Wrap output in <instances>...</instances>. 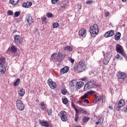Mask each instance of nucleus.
<instances>
[{
    "label": "nucleus",
    "instance_id": "obj_7",
    "mask_svg": "<svg viewBox=\"0 0 127 127\" xmlns=\"http://www.w3.org/2000/svg\"><path fill=\"white\" fill-rule=\"evenodd\" d=\"M60 118L63 122H67L68 121V117H67V113L64 111H62L59 114Z\"/></svg>",
    "mask_w": 127,
    "mask_h": 127
},
{
    "label": "nucleus",
    "instance_id": "obj_9",
    "mask_svg": "<svg viewBox=\"0 0 127 127\" xmlns=\"http://www.w3.org/2000/svg\"><path fill=\"white\" fill-rule=\"evenodd\" d=\"M125 104L126 101H125V100L121 99L118 103V107L116 108V111H117V112H120V111H121V109L125 106Z\"/></svg>",
    "mask_w": 127,
    "mask_h": 127
},
{
    "label": "nucleus",
    "instance_id": "obj_46",
    "mask_svg": "<svg viewBox=\"0 0 127 127\" xmlns=\"http://www.w3.org/2000/svg\"><path fill=\"white\" fill-rule=\"evenodd\" d=\"M47 113H48V116L52 115V109H49L47 111Z\"/></svg>",
    "mask_w": 127,
    "mask_h": 127
},
{
    "label": "nucleus",
    "instance_id": "obj_51",
    "mask_svg": "<svg viewBox=\"0 0 127 127\" xmlns=\"http://www.w3.org/2000/svg\"><path fill=\"white\" fill-rule=\"evenodd\" d=\"M77 7H78V9H81V8H82V4L78 3Z\"/></svg>",
    "mask_w": 127,
    "mask_h": 127
},
{
    "label": "nucleus",
    "instance_id": "obj_53",
    "mask_svg": "<svg viewBox=\"0 0 127 127\" xmlns=\"http://www.w3.org/2000/svg\"><path fill=\"white\" fill-rule=\"evenodd\" d=\"M84 103H87V104H90V102H89V100L88 99H84L83 101Z\"/></svg>",
    "mask_w": 127,
    "mask_h": 127
},
{
    "label": "nucleus",
    "instance_id": "obj_6",
    "mask_svg": "<svg viewBox=\"0 0 127 127\" xmlns=\"http://www.w3.org/2000/svg\"><path fill=\"white\" fill-rule=\"evenodd\" d=\"M21 98L18 99L16 101V108L19 111H23L24 110V103L21 101Z\"/></svg>",
    "mask_w": 127,
    "mask_h": 127
},
{
    "label": "nucleus",
    "instance_id": "obj_28",
    "mask_svg": "<svg viewBox=\"0 0 127 127\" xmlns=\"http://www.w3.org/2000/svg\"><path fill=\"white\" fill-rule=\"evenodd\" d=\"M68 5H69V1L65 0L63 2L62 7L66 8V6H68Z\"/></svg>",
    "mask_w": 127,
    "mask_h": 127
},
{
    "label": "nucleus",
    "instance_id": "obj_54",
    "mask_svg": "<svg viewBox=\"0 0 127 127\" xmlns=\"http://www.w3.org/2000/svg\"><path fill=\"white\" fill-rule=\"evenodd\" d=\"M71 107L74 109L75 111H76V109H77V108H76V106H75V104H74V103L71 104Z\"/></svg>",
    "mask_w": 127,
    "mask_h": 127
},
{
    "label": "nucleus",
    "instance_id": "obj_10",
    "mask_svg": "<svg viewBox=\"0 0 127 127\" xmlns=\"http://www.w3.org/2000/svg\"><path fill=\"white\" fill-rule=\"evenodd\" d=\"M117 77L118 79H122V80H125L127 78V73L121 71H119L117 74Z\"/></svg>",
    "mask_w": 127,
    "mask_h": 127
},
{
    "label": "nucleus",
    "instance_id": "obj_36",
    "mask_svg": "<svg viewBox=\"0 0 127 127\" xmlns=\"http://www.w3.org/2000/svg\"><path fill=\"white\" fill-rule=\"evenodd\" d=\"M78 120H79V114H78V112H75L74 121L75 122H78Z\"/></svg>",
    "mask_w": 127,
    "mask_h": 127
},
{
    "label": "nucleus",
    "instance_id": "obj_2",
    "mask_svg": "<svg viewBox=\"0 0 127 127\" xmlns=\"http://www.w3.org/2000/svg\"><path fill=\"white\" fill-rule=\"evenodd\" d=\"M89 31L91 36L95 37L99 33V26L98 24H94L93 26H91L90 27Z\"/></svg>",
    "mask_w": 127,
    "mask_h": 127
},
{
    "label": "nucleus",
    "instance_id": "obj_50",
    "mask_svg": "<svg viewBox=\"0 0 127 127\" xmlns=\"http://www.w3.org/2000/svg\"><path fill=\"white\" fill-rule=\"evenodd\" d=\"M109 15H110V12L109 11L106 12V13H105V16H106V17H108V16H109Z\"/></svg>",
    "mask_w": 127,
    "mask_h": 127
},
{
    "label": "nucleus",
    "instance_id": "obj_43",
    "mask_svg": "<svg viewBox=\"0 0 127 127\" xmlns=\"http://www.w3.org/2000/svg\"><path fill=\"white\" fill-rule=\"evenodd\" d=\"M59 2V0H51V3L52 4H56Z\"/></svg>",
    "mask_w": 127,
    "mask_h": 127
},
{
    "label": "nucleus",
    "instance_id": "obj_13",
    "mask_svg": "<svg viewBox=\"0 0 127 127\" xmlns=\"http://www.w3.org/2000/svg\"><path fill=\"white\" fill-rule=\"evenodd\" d=\"M14 41L16 44L19 45L21 44V37L18 35H16L14 37Z\"/></svg>",
    "mask_w": 127,
    "mask_h": 127
},
{
    "label": "nucleus",
    "instance_id": "obj_19",
    "mask_svg": "<svg viewBox=\"0 0 127 127\" xmlns=\"http://www.w3.org/2000/svg\"><path fill=\"white\" fill-rule=\"evenodd\" d=\"M75 113H77L78 115H80V114H83L84 115H87V111L82 108L79 110L75 109Z\"/></svg>",
    "mask_w": 127,
    "mask_h": 127
},
{
    "label": "nucleus",
    "instance_id": "obj_11",
    "mask_svg": "<svg viewBox=\"0 0 127 127\" xmlns=\"http://www.w3.org/2000/svg\"><path fill=\"white\" fill-rule=\"evenodd\" d=\"M47 83L50 87L51 89H54L57 86L56 83L52 81V79L50 78L48 80Z\"/></svg>",
    "mask_w": 127,
    "mask_h": 127
},
{
    "label": "nucleus",
    "instance_id": "obj_12",
    "mask_svg": "<svg viewBox=\"0 0 127 127\" xmlns=\"http://www.w3.org/2000/svg\"><path fill=\"white\" fill-rule=\"evenodd\" d=\"M26 21H27L28 25H31L33 23L34 20L32 18V16L28 15L26 17Z\"/></svg>",
    "mask_w": 127,
    "mask_h": 127
},
{
    "label": "nucleus",
    "instance_id": "obj_38",
    "mask_svg": "<svg viewBox=\"0 0 127 127\" xmlns=\"http://www.w3.org/2000/svg\"><path fill=\"white\" fill-rule=\"evenodd\" d=\"M75 80H72L69 82V87L75 86Z\"/></svg>",
    "mask_w": 127,
    "mask_h": 127
},
{
    "label": "nucleus",
    "instance_id": "obj_47",
    "mask_svg": "<svg viewBox=\"0 0 127 127\" xmlns=\"http://www.w3.org/2000/svg\"><path fill=\"white\" fill-rule=\"evenodd\" d=\"M67 89L65 88L62 90V93L63 95H66V93H67Z\"/></svg>",
    "mask_w": 127,
    "mask_h": 127
},
{
    "label": "nucleus",
    "instance_id": "obj_52",
    "mask_svg": "<svg viewBox=\"0 0 127 127\" xmlns=\"http://www.w3.org/2000/svg\"><path fill=\"white\" fill-rule=\"evenodd\" d=\"M81 81H88V78L87 77H83L81 78Z\"/></svg>",
    "mask_w": 127,
    "mask_h": 127
},
{
    "label": "nucleus",
    "instance_id": "obj_45",
    "mask_svg": "<svg viewBox=\"0 0 127 127\" xmlns=\"http://www.w3.org/2000/svg\"><path fill=\"white\" fill-rule=\"evenodd\" d=\"M46 16L49 18L52 17V16H53V14H52V13L48 12L46 14Z\"/></svg>",
    "mask_w": 127,
    "mask_h": 127
},
{
    "label": "nucleus",
    "instance_id": "obj_57",
    "mask_svg": "<svg viewBox=\"0 0 127 127\" xmlns=\"http://www.w3.org/2000/svg\"><path fill=\"white\" fill-rule=\"evenodd\" d=\"M80 106H82V107H84L85 106V104L83 103V102L81 104Z\"/></svg>",
    "mask_w": 127,
    "mask_h": 127
},
{
    "label": "nucleus",
    "instance_id": "obj_42",
    "mask_svg": "<svg viewBox=\"0 0 127 127\" xmlns=\"http://www.w3.org/2000/svg\"><path fill=\"white\" fill-rule=\"evenodd\" d=\"M59 26V24L58 22H55L53 24V28H57Z\"/></svg>",
    "mask_w": 127,
    "mask_h": 127
},
{
    "label": "nucleus",
    "instance_id": "obj_48",
    "mask_svg": "<svg viewBox=\"0 0 127 127\" xmlns=\"http://www.w3.org/2000/svg\"><path fill=\"white\" fill-rule=\"evenodd\" d=\"M14 15H15V17H18V16L20 15V13L18 11H16L14 13Z\"/></svg>",
    "mask_w": 127,
    "mask_h": 127
},
{
    "label": "nucleus",
    "instance_id": "obj_41",
    "mask_svg": "<svg viewBox=\"0 0 127 127\" xmlns=\"http://www.w3.org/2000/svg\"><path fill=\"white\" fill-rule=\"evenodd\" d=\"M63 103L64 105H67L68 104V99L67 98H65L63 100Z\"/></svg>",
    "mask_w": 127,
    "mask_h": 127
},
{
    "label": "nucleus",
    "instance_id": "obj_39",
    "mask_svg": "<svg viewBox=\"0 0 127 127\" xmlns=\"http://www.w3.org/2000/svg\"><path fill=\"white\" fill-rule=\"evenodd\" d=\"M67 60L71 64H74V62H75L74 59H73L72 58H68Z\"/></svg>",
    "mask_w": 127,
    "mask_h": 127
},
{
    "label": "nucleus",
    "instance_id": "obj_26",
    "mask_svg": "<svg viewBox=\"0 0 127 127\" xmlns=\"http://www.w3.org/2000/svg\"><path fill=\"white\" fill-rule=\"evenodd\" d=\"M84 85V82L82 81H78L76 84V87L77 89H81V88H82Z\"/></svg>",
    "mask_w": 127,
    "mask_h": 127
},
{
    "label": "nucleus",
    "instance_id": "obj_16",
    "mask_svg": "<svg viewBox=\"0 0 127 127\" xmlns=\"http://www.w3.org/2000/svg\"><path fill=\"white\" fill-rule=\"evenodd\" d=\"M39 124L41 125L42 127H52L51 125L49 124L47 122L44 120H40Z\"/></svg>",
    "mask_w": 127,
    "mask_h": 127
},
{
    "label": "nucleus",
    "instance_id": "obj_15",
    "mask_svg": "<svg viewBox=\"0 0 127 127\" xmlns=\"http://www.w3.org/2000/svg\"><path fill=\"white\" fill-rule=\"evenodd\" d=\"M115 34V31L114 30H111L110 31H107L104 34V37L108 38V37H112Z\"/></svg>",
    "mask_w": 127,
    "mask_h": 127
},
{
    "label": "nucleus",
    "instance_id": "obj_30",
    "mask_svg": "<svg viewBox=\"0 0 127 127\" xmlns=\"http://www.w3.org/2000/svg\"><path fill=\"white\" fill-rule=\"evenodd\" d=\"M121 35L122 34L120 32H117L115 36V40L117 41H118V40H120Z\"/></svg>",
    "mask_w": 127,
    "mask_h": 127
},
{
    "label": "nucleus",
    "instance_id": "obj_20",
    "mask_svg": "<svg viewBox=\"0 0 127 127\" xmlns=\"http://www.w3.org/2000/svg\"><path fill=\"white\" fill-rule=\"evenodd\" d=\"M31 5H32V2L31 1L25 2L22 4V6L23 7H25L26 8H28V7H30Z\"/></svg>",
    "mask_w": 127,
    "mask_h": 127
},
{
    "label": "nucleus",
    "instance_id": "obj_3",
    "mask_svg": "<svg viewBox=\"0 0 127 127\" xmlns=\"http://www.w3.org/2000/svg\"><path fill=\"white\" fill-rule=\"evenodd\" d=\"M5 63V58L4 57L0 58V72L1 74H4L6 71V67L4 66Z\"/></svg>",
    "mask_w": 127,
    "mask_h": 127
},
{
    "label": "nucleus",
    "instance_id": "obj_44",
    "mask_svg": "<svg viewBox=\"0 0 127 127\" xmlns=\"http://www.w3.org/2000/svg\"><path fill=\"white\" fill-rule=\"evenodd\" d=\"M7 14L8 15H13V11H11V10H9L7 12Z\"/></svg>",
    "mask_w": 127,
    "mask_h": 127
},
{
    "label": "nucleus",
    "instance_id": "obj_33",
    "mask_svg": "<svg viewBox=\"0 0 127 127\" xmlns=\"http://www.w3.org/2000/svg\"><path fill=\"white\" fill-rule=\"evenodd\" d=\"M69 89L72 92H75V91H76L77 88L76 85H73V86H69Z\"/></svg>",
    "mask_w": 127,
    "mask_h": 127
},
{
    "label": "nucleus",
    "instance_id": "obj_8",
    "mask_svg": "<svg viewBox=\"0 0 127 127\" xmlns=\"http://www.w3.org/2000/svg\"><path fill=\"white\" fill-rule=\"evenodd\" d=\"M116 51L117 53H120L121 55H123V57H126L127 55L125 53L124 51V49H123V47L121 46V45L118 44L116 46Z\"/></svg>",
    "mask_w": 127,
    "mask_h": 127
},
{
    "label": "nucleus",
    "instance_id": "obj_23",
    "mask_svg": "<svg viewBox=\"0 0 127 127\" xmlns=\"http://www.w3.org/2000/svg\"><path fill=\"white\" fill-rule=\"evenodd\" d=\"M87 31L84 28H82L79 30L78 32V34L79 36H84L85 33H86Z\"/></svg>",
    "mask_w": 127,
    "mask_h": 127
},
{
    "label": "nucleus",
    "instance_id": "obj_25",
    "mask_svg": "<svg viewBox=\"0 0 127 127\" xmlns=\"http://www.w3.org/2000/svg\"><path fill=\"white\" fill-rule=\"evenodd\" d=\"M25 94V90L23 88H20L18 91L19 97H23Z\"/></svg>",
    "mask_w": 127,
    "mask_h": 127
},
{
    "label": "nucleus",
    "instance_id": "obj_58",
    "mask_svg": "<svg viewBox=\"0 0 127 127\" xmlns=\"http://www.w3.org/2000/svg\"><path fill=\"white\" fill-rule=\"evenodd\" d=\"M123 2H126L127 0H122Z\"/></svg>",
    "mask_w": 127,
    "mask_h": 127
},
{
    "label": "nucleus",
    "instance_id": "obj_49",
    "mask_svg": "<svg viewBox=\"0 0 127 127\" xmlns=\"http://www.w3.org/2000/svg\"><path fill=\"white\" fill-rule=\"evenodd\" d=\"M90 3H93V0H88L86 1V4H90Z\"/></svg>",
    "mask_w": 127,
    "mask_h": 127
},
{
    "label": "nucleus",
    "instance_id": "obj_29",
    "mask_svg": "<svg viewBox=\"0 0 127 127\" xmlns=\"http://www.w3.org/2000/svg\"><path fill=\"white\" fill-rule=\"evenodd\" d=\"M41 18L43 24H47L48 20H47V18L46 17L42 16L41 17Z\"/></svg>",
    "mask_w": 127,
    "mask_h": 127
},
{
    "label": "nucleus",
    "instance_id": "obj_21",
    "mask_svg": "<svg viewBox=\"0 0 127 127\" xmlns=\"http://www.w3.org/2000/svg\"><path fill=\"white\" fill-rule=\"evenodd\" d=\"M104 116H101L98 117V121L96 122V125H102L104 123Z\"/></svg>",
    "mask_w": 127,
    "mask_h": 127
},
{
    "label": "nucleus",
    "instance_id": "obj_34",
    "mask_svg": "<svg viewBox=\"0 0 127 127\" xmlns=\"http://www.w3.org/2000/svg\"><path fill=\"white\" fill-rule=\"evenodd\" d=\"M105 59L103 60V64L104 65H107V64L109 63V62L110 61V59H107V58H104Z\"/></svg>",
    "mask_w": 127,
    "mask_h": 127
},
{
    "label": "nucleus",
    "instance_id": "obj_4",
    "mask_svg": "<svg viewBox=\"0 0 127 127\" xmlns=\"http://www.w3.org/2000/svg\"><path fill=\"white\" fill-rule=\"evenodd\" d=\"M95 84H96V83L94 80H90L88 81L84 87V91H89V90L92 89V88L95 86Z\"/></svg>",
    "mask_w": 127,
    "mask_h": 127
},
{
    "label": "nucleus",
    "instance_id": "obj_17",
    "mask_svg": "<svg viewBox=\"0 0 127 127\" xmlns=\"http://www.w3.org/2000/svg\"><path fill=\"white\" fill-rule=\"evenodd\" d=\"M102 52L103 53V55L104 56V58H106V59L109 60H110L111 58H112V57L113 56V53L112 52L108 51L106 53L105 55L104 52Z\"/></svg>",
    "mask_w": 127,
    "mask_h": 127
},
{
    "label": "nucleus",
    "instance_id": "obj_27",
    "mask_svg": "<svg viewBox=\"0 0 127 127\" xmlns=\"http://www.w3.org/2000/svg\"><path fill=\"white\" fill-rule=\"evenodd\" d=\"M64 50L72 52V51H73V47L70 46H66L64 47Z\"/></svg>",
    "mask_w": 127,
    "mask_h": 127
},
{
    "label": "nucleus",
    "instance_id": "obj_14",
    "mask_svg": "<svg viewBox=\"0 0 127 127\" xmlns=\"http://www.w3.org/2000/svg\"><path fill=\"white\" fill-rule=\"evenodd\" d=\"M95 93H96L95 91H94L93 90H89L88 91H87L86 94H85L84 95H83V96H81V99H82V100H84V99H87V98H88V96L89 95H93V94H95Z\"/></svg>",
    "mask_w": 127,
    "mask_h": 127
},
{
    "label": "nucleus",
    "instance_id": "obj_31",
    "mask_svg": "<svg viewBox=\"0 0 127 127\" xmlns=\"http://www.w3.org/2000/svg\"><path fill=\"white\" fill-rule=\"evenodd\" d=\"M41 105V110L42 111H44L46 109V105H45V103L43 102H41L40 103Z\"/></svg>",
    "mask_w": 127,
    "mask_h": 127
},
{
    "label": "nucleus",
    "instance_id": "obj_18",
    "mask_svg": "<svg viewBox=\"0 0 127 127\" xmlns=\"http://www.w3.org/2000/svg\"><path fill=\"white\" fill-rule=\"evenodd\" d=\"M68 72H69V67L67 66L64 67L63 68L61 69L60 70V73L62 74L68 73Z\"/></svg>",
    "mask_w": 127,
    "mask_h": 127
},
{
    "label": "nucleus",
    "instance_id": "obj_37",
    "mask_svg": "<svg viewBox=\"0 0 127 127\" xmlns=\"http://www.w3.org/2000/svg\"><path fill=\"white\" fill-rule=\"evenodd\" d=\"M95 101L98 102L100 101V100H102V97L101 96H98L97 95H95Z\"/></svg>",
    "mask_w": 127,
    "mask_h": 127
},
{
    "label": "nucleus",
    "instance_id": "obj_40",
    "mask_svg": "<svg viewBox=\"0 0 127 127\" xmlns=\"http://www.w3.org/2000/svg\"><path fill=\"white\" fill-rule=\"evenodd\" d=\"M115 58H116L117 59H120V60H123V59H124L123 58V57L121 56L120 55V54H118L116 56Z\"/></svg>",
    "mask_w": 127,
    "mask_h": 127
},
{
    "label": "nucleus",
    "instance_id": "obj_32",
    "mask_svg": "<svg viewBox=\"0 0 127 127\" xmlns=\"http://www.w3.org/2000/svg\"><path fill=\"white\" fill-rule=\"evenodd\" d=\"M90 120V117H84L82 119V123H87Z\"/></svg>",
    "mask_w": 127,
    "mask_h": 127
},
{
    "label": "nucleus",
    "instance_id": "obj_56",
    "mask_svg": "<svg viewBox=\"0 0 127 127\" xmlns=\"http://www.w3.org/2000/svg\"><path fill=\"white\" fill-rule=\"evenodd\" d=\"M109 108L110 110H113V109H114L112 106H109Z\"/></svg>",
    "mask_w": 127,
    "mask_h": 127
},
{
    "label": "nucleus",
    "instance_id": "obj_22",
    "mask_svg": "<svg viewBox=\"0 0 127 127\" xmlns=\"http://www.w3.org/2000/svg\"><path fill=\"white\" fill-rule=\"evenodd\" d=\"M9 2L13 6H16L19 3V0H9Z\"/></svg>",
    "mask_w": 127,
    "mask_h": 127
},
{
    "label": "nucleus",
    "instance_id": "obj_5",
    "mask_svg": "<svg viewBox=\"0 0 127 127\" xmlns=\"http://www.w3.org/2000/svg\"><path fill=\"white\" fill-rule=\"evenodd\" d=\"M86 67H87V64L85 63V61L82 60L77 64V70L79 71V72H83Z\"/></svg>",
    "mask_w": 127,
    "mask_h": 127
},
{
    "label": "nucleus",
    "instance_id": "obj_35",
    "mask_svg": "<svg viewBox=\"0 0 127 127\" xmlns=\"http://www.w3.org/2000/svg\"><path fill=\"white\" fill-rule=\"evenodd\" d=\"M19 82H20V79L18 78L14 82V86L16 87L18 85H19Z\"/></svg>",
    "mask_w": 127,
    "mask_h": 127
},
{
    "label": "nucleus",
    "instance_id": "obj_55",
    "mask_svg": "<svg viewBox=\"0 0 127 127\" xmlns=\"http://www.w3.org/2000/svg\"><path fill=\"white\" fill-rule=\"evenodd\" d=\"M77 104H79V105H81V104L83 103L82 101H77Z\"/></svg>",
    "mask_w": 127,
    "mask_h": 127
},
{
    "label": "nucleus",
    "instance_id": "obj_1",
    "mask_svg": "<svg viewBox=\"0 0 127 127\" xmlns=\"http://www.w3.org/2000/svg\"><path fill=\"white\" fill-rule=\"evenodd\" d=\"M65 56V54L62 53H59L58 54L54 53L52 55L51 59L53 61L56 60L58 62H62Z\"/></svg>",
    "mask_w": 127,
    "mask_h": 127
},
{
    "label": "nucleus",
    "instance_id": "obj_24",
    "mask_svg": "<svg viewBox=\"0 0 127 127\" xmlns=\"http://www.w3.org/2000/svg\"><path fill=\"white\" fill-rule=\"evenodd\" d=\"M17 48L15 45H12L10 47V51L12 53H16L17 52Z\"/></svg>",
    "mask_w": 127,
    "mask_h": 127
}]
</instances>
